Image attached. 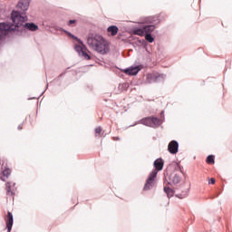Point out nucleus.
<instances>
[{"instance_id": "nucleus-1", "label": "nucleus", "mask_w": 232, "mask_h": 232, "mask_svg": "<svg viewBox=\"0 0 232 232\" xmlns=\"http://www.w3.org/2000/svg\"><path fill=\"white\" fill-rule=\"evenodd\" d=\"M11 19L14 24H0V39H3V36L6 35L8 32H14L15 30L19 31L20 28H23L24 23L28 21V16H26L24 13H21L20 11L16 10L12 12Z\"/></svg>"}, {"instance_id": "nucleus-2", "label": "nucleus", "mask_w": 232, "mask_h": 232, "mask_svg": "<svg viewBox=\"0 0 232 232\" xmlns=\"http://www.w3.org/2000/svg\"><path fill=\"white\" fill-rule=\"evenodd\" d=\"M87 44L90 48H92V50H95V52H98V53H102V55L108 52L106 41H104V38L99 34H90L87 36Z\"/></svg>"}, {"instance_id": "nucleus-3", "label": "nucleus", "mask_w": 232, "mask_h": 232, "mask_svg": "<svg viewBox=\"0 0 232 232\" xmlns=\"http://www.w3.org/2000/svg\"><path fill=\"white\" fill-rule=\"evenodd\" d=\"M155 32V25H144L141 28H137L133 30L134 35H140L141 37H144L148 43H153L155 41V38L151 36V33Z\"/></svg>"}, {"instance_id": "nucleus-4", "label": "nucleus", "mask_w": 232, "mask_h": 232, "mask_svg": "<svg viewBox=\"0 0 232 232\" xmlns=\"http://www.w3.org/2000/svg\"><path fill=\"white\" fill-rule=\"evenodd\" d=\"M155 179H157V170H152L145 183V186L143 188L144 191H149V189H151L153 186H155Z\"/></svg>"}, {"instance_id": "nucleus-5", "label": "nucleus", "mask_w": 232, "mask_h": 232, "mask_svg": "<svg viewBox=\"0 0 232 232\" xmlns=\"http://www.w3.org/2000/svg\"><path fill=\"white\" fill-rule=\"evenodd\" d=\"M16 8L18 12L24 14L30 8V0H20Z\"/></svg>"}, {"instance_id": "nucleus-6", "label": "nucleus", "mask_w": 232, "mask_h": 232, "mask_svg": "<svg viewBox=\"0 0 232 232\" xmlns=\"http://www.w3.org/2000/svg\"><path fill=\"white\" fill-rule=\"evenodd\" d=\"M168 151H169L171 155H177V153H179V142L177 140H171L169 143Z\"/></svg>"}, {"instance_id": "nucleus-7", "label": "nucleus", "mask_w": 232, "mask_h": 232, "mask_svg": "<svg viewBox=\"0 0 232 232\" xmlns=\"http://www.w3.org/2000/svg\"><path fill=\"white\" fill-rule=\"evenodd\" d=\"M74 49L79 53V55L84 57L86 61H90V59H92V57L88 53H86V49L84 47L81 45H75Z\"/></svg>"}, {"instance_id": "nucleus-8", "label": "nucleus", "mask_w": 232, "mask_h": 232, "mask_svg": "<svg viewBox=\"0 0 232 232\" xmlns=\"http://www.w3.org/2000/svg\"><path fill=\"white\" fill-rule=\"evenodd\" d=\"M154 168L155 169H153V171H156V175L159 173V171H162V169H164V160L162 159H157L154 161Z\"/></svg>"}, {"instance_id": "nucleus-9", "label": "nucleus", "mask_w": 232, "mask_h": 232, "mask_svg": "<svg viewBox=\"0 0 232 232\" xmlns=\"http://www.w3.org/2000/svg\"><path fill=\"white\" fill-rule=\"evenodd\" d=\"M141 70L140 66H135V67H129L127 69L122 70L123 73H126V75H137L139 73V71Z\"/></svg>"}, {"instance_id": "nucleus-10", "label": "nucleus", "mask_w": 232, "mask_h": 232, "mask_svg": "<svg viewBox=\"0 0 232 232\" xmlns=\"http://www.w3.org/2000/svg\"><path fill=\"white\" fill-rule=\"evenodd\" d=\"M180 180H182L180 174L174 172V173L170 174V176H169V184H174V185L179 184V183H180Z\"/></svg>"}, {"instance_id": "nucleus-11", "label": "nucleus", "mask_w": 232, "mask_h": 232, "mask_svg": "<svg viewBox=\"0 0 232 232\" xmlns=\"http://www.w3.org/2000/svg\"><path fill=\"white\" fill-rule=\"evenodd\" d=\"M14 226V215L11 212L7 213V219H6V227L7 232L12 231V227Z\"/></svg>"}, {"instance_id": "nucleus-12", "label": "nucleus", "mask_w": 232, "mask_h": 232, "mask_svg": "<svg viewBox=\"0 0 232 232\" xmlns=\"http://www.w3.org/2000/svg\"><path fill=\"white\" fill-rule=\"evenodd\" d=\"M22 28H26L27 30H30L31 32H37V30H39V26H37L34 23H26L24 24V25L22 26Z\"/></svg>"}, {"instance_id": "nucleus-13", "label": "nucleus", "mask_w": 232, "mask_h": 232, "mask_svg": "<svg viewBox=\"0 0 232 232\" xmlns=\"http://www.w3.org/2000/svg\"><path fill=\"white\" fill-rule=\"evenodd\" d=\"M10 175H12V170L10 169H4L1 175V180H3L4 182H6Z\"/></svg>"}, {"instance_id": "nucleus-14", "label": "nucleus", "mask_w": 232, "mask_h": 232, "mask_svg": "<svg viewBox=\"0 0 232 232\" xmlns=\"http://www.w3.org/2000/svg\"><path fill=\"white\" fill-rule=\"evenodd\" d=\"M157 79H159V74L157 73L147 74V82L149 84H151V82H157Z\"/></svg>"}, {"instance_id": "nucleus-15", "label": "nucleus", "mask_w": 232, "mask_h": 232, "mask_svg": "<svg viewBox=\"0 0 232 232\" xmlns=\"http://www.w3.org/2000/svg\"><path fill=\"white\" fill-rule=\"evenodd\" d=\"M15 186V183L7 182L5 186V189L7 192V195H14V187Z\"/></svg>"}, {"instance_id": "nucleus-16", "label": "nucleus", "mask_w": 232, "mask_h": 232, "mask_svg": "<svg viewBox=\"0 0 232 232\" xmlns=\"http://www.w3.org/2000/svg\"><path fill=\"white\" fill-rule=\"evenodd\" d=\"M107 32L111 34L112 36H115L117 34H119V27L111 25L108 27Z\"/></svg>"}, {"instance_id": "nucleus-17", "label": "nucleus", "mask_w": 232, "mask_h": 232, "mask_svg": "<svg viewBox=\"0 0 232 232\" xmlns=\"http://www.w3.org/2000/svg\"><path fill=\"white\" fill-rule=\"evenodd\" d=\"M151 128L160 126V120L157 117H150Z\"/></svg>"}, {"instance_id": "nucleus-18", "label": "nucleus", "mask_w": 232, "mask_h": 232, "mask_svg": "<svg viewBox=\"0 0 232 232\" xmlns=\"http://www.w3.org/2000/svg\"><path fill=\"white\" fill-rule=\"evenodd\" d=\"M163 20H164L163 16H161L160 14H157L152 17V20L150 23H152L153 24H159V23H160V21H163Z\"/></svg>"}, {"instance_id": "nucleus-19", "label": "nucleus", "mask_w": 232, "mask_h": 232, "mask_svg": "<svg viewBox=\"0 0 232 232\" xmlns=\"http://www.w3.org/2000/svg\"><path fill=\"white\" fill-rule=\"evenodd\" d=\"M164 191H165V193L167 194V197L169 198H170V197H173V195H174V191H173V188H169V187H165L164 188Z\"/></svg>"}, {"instance_id": "nucleus-20", "label": "nucleus", "mask_w": 232, "mask_h": 232, "mask_svg": "<svg viewBox=\"0 0 232 232\" xmlns=\"http://www.w3.org/2000/svg\"><path fill=\"white\" fill-rule=\"evenodd\" d=\"M141 122L145 126H149L150 128H151V117H148V118L141 120Z\"/></svg>"}, {"instance_id": "nucleus-21", "label": "nucleus", "mask_w": 232, "mask_h": 232, "mask_svg": "<svg viewBox=\"0 0 232 232\" xmlns=\"http://www.w3.org/2000/svg\"><path fill=\"white\" fill-rule=\"evenodd\" d=\"M207 164H215V156L213 155L208 156Z\"/></svg>"}, {"instance_id": "nucleus-22", "label": "nucleus", "mask_w": 232, "mask_h": 232, "mask_svg": "<svg viewBox=\"0 0 232 232\" xmlns=\"http://www.w3.org/2000/svg\"><path fill=\"white\" fill-rule=\"evenodd\" d=\"M69 36L74 39V41H77L80 44H82V42H81V39H78L75 35L69 34Z\"/></svg>"}, {"instance_id": "nucleus-23", "label": "nucleus", "mask_w": 232, "mask_h": 232, "mask_svg": "<svg viewBox=\"0 0 232 232\" xmlns=\"http://www.w3.org/2000/svg\"><path fill=\"white\" fill-rule=\"evenodd\" d=\"M96 135H101L102 133V129L101 127H98L95 129Z\"/></svg>"}, {"instance_id": "nucleus-24", "label": "nucleus", "mask_w": 232, "mask_h": 232, "mask_svg": "<svg viewBox=\"0 0 232 232\" xmlns=\"http://www.w3.org/2000/svg\"><path fill=\"white\" fill-rule=\"evenodd\" d=\"M76 21L75 20H70L69 21V26H72V24H75Z\"/></svg>"}, {"instance_id": "nucleus-25", "label": "nucleus", "mask_w": 232, "mask_h": 232, "mask_svg": "<svg viewBox=\"0 0 232 232\" xmlns=\"http://www.w3.org/2000/svg\"><path fill=\"white\" fill-rule=\"evenodd\" d=\"M216 180L215 178L209 179L208 184H215Z\"/></svg>"}, {"instance_id": "nucleus-26", "label": "nucleus", "mask_w": 232, "mask_h": 232, "mask_svg": "<svg viewBox=\"0 0 232 232\" xmlns=\"http://www.w3.org/2000/svg\"><path fill=\"white\" fill-rule=\"evenodd\" d=\"M18 130H23V123H21L20 125H18Z\"/></svg>"}]
</instances>
